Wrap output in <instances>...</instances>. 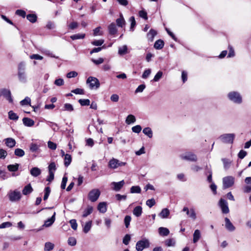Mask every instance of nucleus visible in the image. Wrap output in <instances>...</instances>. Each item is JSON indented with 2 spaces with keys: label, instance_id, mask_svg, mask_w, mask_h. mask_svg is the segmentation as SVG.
I'll list each match as a JSON object with an SVG mask.
<instances>
[{
  "label": "nucleus",
  "instance_id": "obj_1",
  "mask_svg": "<svg viewBox=\"0 0 251 251\" xmlns=\"http://www.w3.org/2000/svg\"><path fill=\"white\" fill-rule=\"evenodd\" d=\"M25 70V63L24 62H20L18 65L17 76L19 81L22 83H26L27 82V75Z\"/></svg>",
  "mask_w": 251,
  "mask_h": 251
},
{
  "label": "nucleus",
  "instance_id": "obj_2",
  "mask_svg": "<svg viewBox=\"0 0 251 251\" xmlns=\"http://www.w3.org/2000/svg\"><path fill=\"white\" fill-rule=\"evenodd\" d=\"M227 98L235 104H241L242 102V97L240 94L236 91H231L228 93Z\"/></svg>",
  "mask_w": 251,
  "mask_h": 251
},
{
  "label": "nucleus",
  "instance_id": "obj_3",
  "mask_svg": "<svg viewBox=\"0 0 251 251\" xmlns=\"http://www.w3.org/2000/svg\"><path fill=\"white\" fill-rule=\"evenodd\" d=\"M7 196L9 200L11 202L18 201L22 198V194L21 192L18 191L17 189L10 190Z\"/></svg>",
  "mask_w": 251,
  "mask_h": 251
},
{
  "label": "nucleus",
  "instance_id": "obj_4",
  "mask_svg": "<svg viewBox=\"0 0 251 251\" xmlns=\"http://www.w3.org/2000/svg\"><path fill=\"white\" fill-rule=\"evenodd\" d=\"M86 83L89 85L90 89H97L100 87V83L99 80L95 77L89 76L87 80Z\"/></svg>",
  "mask_w": 251,
  "mask_h": 251
},
{
  "label": "nucleus",
  "instance_id": "obj_5",
  "mask_svg": "<svg viewBox=\"0 0 251 251\" xmlns=\"http://www.w3.org/2000/svg\"><path fill=\"white\" fill-rule=\"evenodd\" d=\"M235 137V135L234 133H226L221 135L219 139L224 143L232 144Z\"/></svg>",
  "mask_w": 251,
  "mask_h": 251
},
{
  "label": "nucleus",
  "instance_id": "obj_6",
  "mask_svg": "<svg viewBox=\"0 0 251 251\" xmlns=\"http://www.w3.org/2000/svg\"><path fill=\"white\" fill-rule=\"evenodd\" d=\"M180 158L182 160H185L192 162H196L197 160V155L191 152H186L181 154L180 155Z\"/></svg>",
  "mask_w": 251,
  "mask_h": 251
},
{
  "label": "nucleus",
  "instance_id": "obj_7",
  "mask_svg": "<svg viewBox=\"0 0 251 251\" xmlns=\"http://www.w3.org/2000/svg\"><path fill=\"white\" fill-rule=\"evenodd\" d=\"M150 246V242L147 239H143L138 241L136 244V249L137 251H142L144 249Z\"/></svg>",
  "mask_w": 251,
  "mask_h": 251
},
{
  "label": "nucleus",
  "instance_id": "obj_8",
  "mask_svg": "<svg viewBox=\"0 0 251 251\" xmlns=\"http://www.w3.org/2000/svg\"><path fill=\"white\" fill-rule=\"evenodd\" d=\"M100 195V192L98 189H94L91 190L88 194V199L92 202L97 201Z\"/></svg>",
  "mask_w": 251,
  "mask_h": 251
},
{
  "label": "nucleus",
  "instance_id": "obj_9",
  "mask_svg": "<svg viewBox=\"0 0 251 251\" xmlns=\"http://www.w3.org/2000/svg\"><path fill=\"white\" fill-rule=\"evenodd\" d=\"M126 164V162H121L117 159L113 158L109 161L108 163V167L110 168L115 169L119 167L125 166Z\"/></svg>",
  "mask_w": 251,
  "mask_h": 251
},
{
  "label": "nucleus",
  "instance_id": "obj_10",
  "mask_svg": "<svg viewBox=\"0 0 251 251\" xmlns=\"http://www.w3.org/2000/svg\"><path fill=\"white\" fill-rule=\"evenodd\" d=\"M234 183V177L232 176H227L223 178L224 189L231 187Z\"/></svg>",
  "mask_w": 251,
  "mask_h": 251
},
{
  "label": "nucleus",
  "instance_id": "obj_11",
  "mask_svg": "<svg viewBox=\"0 0 251 251\" xmlns=\"http://www.w3.org/2000/svg\"><path fill=\"white\" fill-rule=\"evenodd\" d=\"M219 205L223 213L227 214L229 213V210L228 207V203L225 200L221 198L219 201Z\"/></svg>",
  "mask_w": 251,
  "mask_h": 251
},
{
  "label": "nucleus",
  "instance_id": "obj_12",
  "mask_svg": "<svg viewBox=\"0 0 251 251\" xmlns=\"http://www.w3.org/2000/svg\"><path fill=\"white\" fill-rule=\"evenodd\" d=\"M125 181L124 180H123L118 182H112L111 183V186H113V190L115 191H119L123 187Z\"/></svg>",
  "mask_w": 251,
  "mask_h": 251
},
{
  "label": "nucleus",
  "instance_id": "obj_13",
  "mask_svg": "<svg viewBox=\"0 0 251 251\" xmlns=\"http://www.w3.org/2000/svg\"><path fill=\"white\" fill-rule=\"evenodd\" d=\"M225 227L229 231H233L235 229V226L233 225L229 219L227 218L225 219Z\"/></svg>",
  "mask_w": 251,
  "mask_h": 251
},
{
  "label": "nucleus",
  "instance_id": "obj_14",
  "mask_svg": "<svg viewBox=\"0 0 251 251\" xmlns=\"http://www.w3.org/2000/svg\"><path fill=\"white\" fill-rule=\"evenodd\" d=\"M0 95L4 96L10 102H11L12 100L11 96V92L9 90L6 89H2L0 90Z\"/></svg>",
  "mask_w": 251,
  "mask_h": 251
},
{
  "label": "nucleus",
  "instance_id": "obj_15",
  "mask_svg": "<svg viewBox=\"0 0 251 251\" xmlns=\"http://www.w3.org/2000/svg\"><path fill=\"white\" fill-rule=\"evenodd\" d=\"M55 214L56 213L54 212L51 218L45 221L43 226L45 227H49L52 225L55 220Z\"/></svg>",
  "mask_w": 251,
  "mask_h": 251
},
{
  "label": "nucleus",
  "instance_id": "obj_16",
  "mask_svg": "<svg viewBox=\"0 0 251 251\" xmlns=\"http://www.w3.org/2000/svg\"><path fill=\"white\" fill-rule=\"evenodd\" d=\"M193 242L196 243L201 238V232L199 229H196L193 235Z\"/></svg>",
  "mask_w": 251,
  "mask_h": 251
},
{
  "label": "nucleus",
  "instance_id": "obj_17",
  "mask_svg": "<svg viewBox=\"0 0 251 251\" xmlns=\"http://www.w3.org/2000/svg\"><path fill=\"white\" fill-rule=\"evenodd\" d=\"M5 144L8 147L12 148L16 145L15 140L12 138H7L4 140Z\"/></svg>",
  "mask_w": 251,
  "mask_h": 251
},
{
  "label": "nucleus",
  "instance_id": "obj_18",
  "mask_svg": "<svg viewBox=\"0 0 251 251\" xmlns=\"http://www.w3.org/2000/svg\"><path fill=\"white\" fill-rule=\"evenodd\" d=\"M33 189L30 184H28L25 186L24 188L22 193L24 195H27L30 194L33 191Z\"/></svg>",
  "mask_w": 251,
  "mask_h": 251
},
{
  "label": "nucleus",
  "instance_id": "obj_19",
  "mask_svg": "<svg viewBox=\"0 0 251 251\" xmlns=\"http://www.w3.org/2000/svg\"><path fill=\"white\" fill-rule=\"evenodd\" d=\"M23 124L26 126H32L34 124V121L29 118H24L23 119Z\"/></svg>",
  "mask_w": 251,
  "mask_h": 251
},
{
  "label": "nucleus",
  "instance_id": "obj_20",
  "mask_svg": "<svg viewBox=\"0 0 251 251\" xmlns=\"http://www.w3.org/2000/svg\"><path fill=\"white\" fill-rule=\"evenodd\" d=\"M30 173L33 176L37 177L41 174V171L38 167H33L30 170Z\"/></svg>",
  "mask_w": 251,
  "mask_h": 251
},
{
  "label": "nucleus",
  "instance_id": "obj_21",
  "mask_svg": "<svg viewBox=\"0 0 251 251\" xmlns=\"http://www.w3.org/2000/svg\"><path fill=\"white\" fill-rule=\"evenodd\" d=\"M98 210L102 213H104L107 210L106 203L105 202H100L98 206Z\"/></svg>",
  "mask_w": 251,
  "mask_h": 251
},
{
  "label": "nucleus",
  "instance_id": "obj_22",
  "mask_svg": "<svg viewBox=\"0 0 251 251\" xmlns=\"http://www.w3.org/2000/svg\"><path fill=\"white\" fill-rule=\"evenodd\" d=\"M159 234L162 236H167L169 233V230L166 227H160L158 228Z\"/></svg>",
  "mask_w": 251,
  "mask_h": 251
},
{
  "label": "nucleus",
  "instance_id": "obj_23",
  "mask_svg": "<svg viewBox=\"0 0 251 251\" xmlns=\"http://www.w3.org/2000/svg\"><path fill=\"white\" fill-rule=\"evenodd\" d=\"M40 146L36 143H31L29 145V150L32 152H36L39 150Z\"/></svg>",
  "mask_w": 251,
  "mask_h": 251
},
{
  "label": "nucleus",
  "instance_id": "obj_24",
  "mask_svg": "<svg viewBox=\"0 0 251 251\" xmlns=\"http://www.w3.org/2000/svg\"><path fill=\"white\" fill-rule=\"evenodd\" d=\"M108 30L109 34L111 35H114L117 33V29L116 26L114 23H111L109 26H108Z\"/></svg>",
  "mask_w": 251,
  "mask_h": 251
},
{
  "label": "nucleus",
  "instance_id": "obj_25",
  "mask_svg": "<svg viewBox=\"0 0 251 251\" xmlns=\"http://www.w3.org/2000/svg\"><path fill=\"white\" fill-rule=\"evenodd\" d=\"M142 213V208L141 206H136L133 210V214L136 217H139Z\"/></svg>",
  "mask_w": 251,
  "mask_h": 251
},
{
  "label": "nucleus",
  "instance_id": "obj_26",
  "mask_svg": "<svg viewBox=\"0 0 251 251\" xmlns=\"http://www.w3.org/2000/svg\"><path fill=\"white\" fill-rule=\"evenodd\" d=\"M170 214V211L167 208H164L159 214V216L161 218H167Z\"/></svg>",
  "mask_w": 251,
  "mask_h": 251
},
{
  "label": "nucleus",
  "instance_id": "obj_27",
  "mask_svg": "<svg viewBox=\"0 0 251 251\" xmlns=\"http://www.w3.org/2000/svg\"><path fill=\"white\" fill-rule=\"evenodd\" d=\"M164 42L162 40H157L154 45V47L155 49L157 50H160L163 48L164 47Z\"/></svg>",
  "mask_w": 251,
  "mask_h": 251
},
{
  "label": "nucleus",
  "instance_id": "obj_28",
  "mask_svg": "<svg viewBox=\"0 0 251 251\" xmlns=\"http://www.w3.org/2000/svg\"><path fill=\"white\" fill-rule=\"evenodd\" d=\"M157 32L154 29H151L147 34V38L149 40L152 41L154 36L156 35Z\"/></svg>",
  "mask_w": 251,
  "mask_h": 251
},
{
  "label": "nucleus",
  "instance_id": "obj_29",
  "mask_svg": "<svg viewBox=\"0 0 251 251\" xmlns=\"http://www.w3.org/2000/svg\"><path fill=\"white\" fill-rule=\"evenodd\" d=\"M92 222L91 221H89L85 223L83 229L84 233H87L90 230L92 227Z\"/></svg>",
  "mask_w": 251,
  "mask_h": 251
},
{
  "label": "nucleus",
  "instance_id": "obj_30",
  "mask_svg": "<svg viewBox=\"0 0 251 251\" xmlns=\"http://www.w3.org/2000/svg\"><path fill=\"white\" fill-rule=\"evenodd\" d=\"M136 121L135 117L133 115H129L126 118V123L127 125H130L132 123H134Z\"/></svg>",
  "mask_w": 251,
  "mask_h": 251
},
{
  "label": "nucleus",
  "instance_id": "obj_31",
  "mask_svg": "<svg viewBox=\"0 0 251 251\" xmlns=\"http://www.w3.org/2000/svg\"><path fill=\"white\" fill-rule=\"evenodd\" d=\"M143 132L144 134L147 135L148 137L151 138L152 137V131L150 127H145L143 130Z\"/></svg>",
  "mask_w": 251,
  "mask_h": 251
},
{
  "label": "nucleus",
  "instance_id": "obj_32",
  "mask_svg": "<svg viewBox=\"0 0 251 251\" xmlns=\"http://www.w3.org/2000/svg\"><path fill=\"white\" fill-rule=\"evenodd\" d=\"M189 218L193 220H195L197 218L196 213L194 208H192L190 209L188 214H187Z\"/></svg>",
  "mask_w": 251,
  "mask_h": 251
},
{
  "label": "nucleus",
  "instance_id": "obj_33",
  "mask_svg": "<svg viewBox=\"0 0 251 251\" xmlns=\"http://www.w3.org/2000/svg\"><path fill=\"white\" fill-rule=\"evenodd\" d=\"M54 245L51 242H46L45 244L44 250L45 251H50L53 249Z\"/></svg>",
  "mask_w": 251,
  "mask_h": 251
},
{
  "label": "nucleus",
  "instance_id": "obj_34",
  "mask_svg": "<svg viewBox=\"0 0 251 251\" xmlns=\"http://www.w3.org/2000/svg\"><path fill=\"white\" fill-rule=\"evenodd\" d=\"M222 160L223 162L224 167L225 169V170L228 169L230 166L231 161L227 159H226V158H223V159H222Z\"/></svg>",
  "mask_w": 251,
  "mask_h": 251
},
{
  "label": "nucleus",
  "instance_id": "obj_35",
  "mask_svg": "<svg viewBox=\"0 0 251 251\" xmlns=\"http://www.w3.org/2000/svg\"><path fill=\"white\" fill-rule=\"evenodd\" d=\"M8 118L12 120L17 121L19 119L18 116L13 111H10L8 112Z\"/></svg>",
  "mask_w": 251,
  "mask_h": 251
},
{
  "label": "nucleus",
  "instance_id": "obj_36",
  "mask_svg": "<svg viewBox=\"0 0 251 251\" xmlns=\"http://www.w3.org/2000/svg\"><path fill=\"white\" fill-rule=\"evenodd\" d=\"M19 165L16 163L14 165H9L7 166L8 170L10 172H16L18 170Z\"/></svg>",
  "mask_w": 251,
  "mask_h": 251
},
{
  "label": "nucleus",
  "instance_id": "obj_37",
  "mask_svg": "<svg viewBox=\"0 0 251 251\" xmlns=\"http://www.w3.org/2000/svg\"><path fill=\"white\" fill-rule=\"evenodd\" d=\"M72 161L71 156L69 154H66L64 157V165L66 166H68L71 163Z\"/></svg>",
  "mask_w": 251,
  "mask_h": 251
},
{
  "label": "nucleus",
  "instance_id": "obj_38",
  "mask_svg": "<svg viewBox=\"0 0 251 251\" xmlns=\"http://www.w3.org/2000/svg\"><path fill=\"white\" fill-rule=\"evenodd\" d=\"M116 23L118 26L120 27H123V26L125 25V21L122 14L120 15V18L116 20Z\"/></svg>",
  "mask_w": 251,
  "mask_h": 251
},
{
  "label": "nucleus",
  "instance_id": "obj_39",
  "mask_svg": "<svg viewBox=\"0 0 251 251\" xmlns=\"http://www.w3.org/2000/svg\"><path fill=\"white\" fill-rule=\"evenodd\" d=\"M127 47L126 45H124L119 48L118 53L120 55H124L127 53Z\"/></svg>",
  "mask_w": 251,
  "mask_h": 251
},
{
  "label": "nucleus",
  "instance_id": "obj_40",
  "mask_svg": "<svg viewBox=\"0 0 251 251\" xmlns=\"http://www.w3.org/2000/svg\"><path fill=\"white\" fill-rule=\"evenodd\" d=\"M85 36V34H76L70 36V38L73 40L81 39L84 38Z\"/></svg>",
  "mask_w": 251,
  "mask_h": 251
},
{
  "label": "nucleus",
  "instance_id": "obj_41",
  "mask_svg": "<svg viewBox=\"0 0 251 251\" xmlns=\"http://www.w3.org/2000/svg\"><path fill=\"white\" fill-rule=\"evenodd\" d=\"M93 208L92 206L88 207L83 213L82 216L83 217H86L87 216L90 215L93 211Z\"/></svg>",
  "mask_w": 251,
  "mask_h": 251
},
{
  "label": "nucleus",
  "instance_id": "obj_42",
  "mask_svg": "<svg viewBox=\"0 0 251 251\" xmlns=\"http://www.w3.org/2000/svg\"><path fill=\"white\" fill-rule=\"evenodd\" d=\"M68 28L71 30L76 29L78 26V24L76 22L73 21L68 25Z\"/></svg>",
  "mask_w": 251,
  "mask_h": 251
},
{
  "label": "nucleus",
  "instance_id": "obj_43",
  "mask_svg": "<svg viewBox=\"0 0 251 251\" xmlns=\"http://www.w3.org/2000/svg\"><path fill=\"white\" fill-rule=\"evenodd\" d=\"M141 189L138 186H133L130 188V192L131 193H140Z\"/></svg>",
  "mask_w": 251,
  "mask_h": 251
},
{
  "label": "nucleus",
  "instance_id": "obj_44",
  "mask_svg": "<svg viewBox=\"0 0 251 251\" xmlns=\"http://www.w3.org/2000/svg\"><path fill=\"white\" fill-rule=\"evenodd\" d=\"M26 18L32 23H35L37 20V16L34 14H28L26 16Z\"/></svg>",
  "mask_w": 251,
  "mask_h": 251
},
{
  "label": "nucleus",
  "instance_id": "obj_45",
  "mask_svg": "<svg viewBox=\"0 0 251 251\" xmlns=\"http://www.w3.org/2000/svg\"><path fill=\"white\" fill-rule=\"evenodd\" d=\"M63 110L64 111L71 112L74 110V107L70 103H65L64 105Z\"/></svg>",
  "mask_w": 251,
  "mask_h": 251
},
{
  "label": "nucleus",
  "instance_id": "obj_46",
  "mask_svg": "<svg viewBox=\"0 0 251 251\" xmlns=\"http://www.w3.org/2000/svg\"><path fill=\"white\" fill-rule=\"evenodd\" d=\"M78 102L82 106H87L90 104V101L88 99H80Z\"/></svg>",
  "mask_w": 251,
  "mask_h": 251
},
{
  "label": "nucleus",
  "instance_id": "obj_47",
  "mask_svg": "<svg viewBox=\"0 0 251 251\" xmlns=\"http://www.w3.org/2000/svg\"><path fill=\"white\" fill-rule=\"evenodd\" d=\"M15 154L19 157H22L25 155V151L21 149H16L15 150Z\"/></svg>",
  "mask_w": 251,
  "mask_h": 251
},
{
  "label": "nucleus",
  "instance_id": "obj_48",
  "mask_svg": "<svg viewBox=\"0 0 251 251\" xmlns=\"http://www.w3.org/2000/svg\"><path fill=\"white\" fill-rule=\"evenodd\" d=\"M205 169L207 170V173H208L209 174L208 176H207V181L211 183L212 182V170H211V169L208 168V166H206Z\"/></svg>",
  "mask_w": 251,
  "mask_h": 251
},
{
  "label": "nucleus",
  "instance_id": "obj_49",
  "mask_svg": "<svg viewBox=\"0 0 251 251\" xmlns=\"http://www.w3.org/2000/svg\"><path fill=\"white\" fill-rule=\"evenodd\" d=\"M100 28L101 27L99 26L93 30L94 36H96L98 35H102L103 34V32L100 30Z\"/></svg>",
  "mask_w": 251,
  "mask_h": 251
},
{
  "label": "nucleus",
  "instance_id": "obj_50",
  "mask_svg": "<svg viewBox=\"0 0 251 251\" xmlns=\"http://www.w3.org/2000/svg\"><path fill=\"white\" fill-rule=\"evenodd\" d=\"M163 75V73L161 71H159L154 76L153 81L155 82H157L159 81V80L162 77Z\"/></svg>",
  "mask_w": 251,
  "mask_h": 251
},
{
  "label": "nucleus",
  "instance_id": "obj_51",
  "mask_svg": "<svg viewBox=\"0 0 251 251\" xmlns=\"http://www.w3.org/2000/svg\"><path fill=\"white\" fill-rule=\"evenodd\" d=\"M131 218L129 215H126L124 219V223L126 228L128 227L130 222L131 221Z\"/></svg>",
  "mask_w": 251,
  "mask_h": 251
},
{
  "label": "nucleus",
  "instance_id": "obj_52",
  "mask_svg": "<svg viewBox=\"0 0 251 251\" xmlns=\"http://www.w3.org/2000/svg\"><path fill=\"white\" fill-rule=\"evenodd\" d=\"M129 21L131 23L130 29L131 31H133L134 27H135V26L136 25V21H135L134 17L133 16L129 18Z\"/></svg>",
  "mask_w": 251,
  "mask_h": 251
},
{
  "label": "nucleus",
  "instance_id": "obj_53",
  "mask_svg": "<svg viewBox=\"0 0 251 251\" xmlns=\"http://www.w3.org/2000/svg\"><path fill=\"white\" fill-rule=\"evenodd\" d=\"M229 53L227 57H233L235 56L234 50L231 46H228Z\"/></svg>",
  "mask_w": 251,
  "mask_h": 251
},
{
  "label": "nucleus",
  "instance_id": "obj_54",
  "mask_svg": "<svg viewBox=\"0 0 251 251\" xmlns=\"http://www.w3.org/2000/svg\"><path fill=\"white\" fill-rule=\"evenodd\" d=\"M50 187H46L45 189V195L44 196V201H46L48 199V198L50 195Z\"/></svg>",
  "mask_w": 251,
  "mask_h": 251
},
{
  "label": "nucleus",
  "instance_id": "obj_55",
  "mask_svg": "<svg viewBox=\"0 0 251 251\" xmlns=\"http://www.w3.org/2000/svg\"><path fill=\"white\" fill-rule=\"evenodd\" d=\"M30 101H31L29 97H26L25 98V99L22 100L20 102V103H21V104L22 105H27V104H30Z\"/></svg>",
  "mask_w": 251,
  "mask_h": 251
},
{
  "label": "nucleus",
  "instance_id": "obj_56",
  "mask_svg": "<svg viewBox=\"0 0 251 251\" xmlns=\"http://www.w3.org/2000/svg\"><path fill=\"white\" fill-rule=\"evenodd\" d=\"M155 204V201L154 199H151L146 201V204L150 208L152 207Z\"/></svg>",
  "mask_w": 251,
  "mask_h": 251
},
{
  "label": "nucleus",
  "instance_id": "obj_57",
  "mask_svg": "<svg viewBox=\"0 0 251 251\" xmlns=\"http://www.w3.org/2000/svg\"><path fill=\"white\" fill-rule=\"evenodd\" d=\"M68 243L69 245L74 246L76 245V239L74 237H70L68 239Z\"/></svg>",
  "mask_w": 251,
  "mask_h": 251
},
{
  "label": "nucleus",
  "instance_id": "obj_58",
  "mask_svg": "<svg viewBox=\"0 0 251 251\" xmlns=\"http://www.w3.org/2000/svg\"><path fill=\"white\" fill-rule=\"evenodd\" d=\"M142 127L140 125H137L132 127V130L133 132L137 133H139L141 132Z\"/></svg>",
  "mask_w": 251,
  "mask_h": 251
},
{
  "label": "nucleus",
  "instance_id": "obj_59",
  "mask_svg": "<svg viewBox=\"0 0 251 251\" xmlns=\"http://www.w3.org/2000/svg\"><path fill=\"white\" fill-rule=\"evenodd\" d=\"M175 242L174 239H169L165 241V245L168 247L174 246Z\"/></svg>",
  "mask_w": 251,
  "mask_h": 251
},
{
  "label": "nucleus",
  "instance_id": "obj_60",
  "mask_svg": "<svg viewBox=\"0 0 251 251\" xmlns=\"http://www.w3.org/2000/svg\"><path fill=\"white\" fill-rule=\"evenodd\" d=\"M70 223L71 224V227L74 230H76L77 227V224L76 223V220L75 219H72L70 221Z\"/></svg>",
  "mask_w": 251,
  "mask_h": 251
},
{
  "label": "nucleus",
  "instance_id": "obj_61",
  "mask_svg": "<svg viewBox=\"0 0 251 251\" xmlns=\"http://www.w3.org/2000/svg\"><path fill=\"white\" fill-rule=\"evenodd\" d=\"M151 73V70L150 69L146 70L142 75V78L144 79L147 78L150 75Z\"/></svg>",
  "mask_w": 251,
  "mask_h": 251
},
{
  "label": "nucleus",
  "instance_id": "obj_62",
  "mask_svg": "<svg viewBox=\"0 0 251 251\" xmlns=\"http://www.w3.org/2000/svg\"><path fill=\"white\" fill-rule=\"evenodd\" d=\"M139 15L140 17L145 20L148 19L147 13L144 10H141L139 12Z\"/></svg>",
  "mask_w": 251,
  "mask_h": 251
},
{
  "label": "nucleus",
  "instance_id": "obj_63",
  "mask_svg": "<svg viewBox=\"0 0 251 251\" xmlns=\"http://www.w3.org/2000/svg\"><path fill=\"white\" fill-rule=\"evenodd\" d=\"M78 74L76 72L71 71L67 74V77L69 78L75 77Z\"/></svg>",
  "mask_w": 251,
  "mask_h": 251
},
{
  "label": "nucleus",
  "instance_id": "obj_64",
  "mask_svg": "<svg viewBox=\"0 0 251 251\" xmlns=\"http://www.w3.org/2000/svg\"><path fill=\"white\" fill-rule=\"evenodd\" d=\"M49 172H54L56 170L55 164L54 162L51 163L49 166Z\"/></svg>",
  "mask_w": 251,
  "mask_h": 251
}]
</instances>
